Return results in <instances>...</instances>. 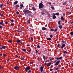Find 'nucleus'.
I'll use <instances>...</instances> for the list:
<instances>
[{
  "instance_id": "1",
  "label": "nucleus",
  "mask_w": 73,
  "mask_h": 73,
  "mask_svg": "<svg viewBox=\"0 0 73 73\" xmlns=\"http://www.w3.org/2000/svg\"><path fill=\"white\" fill-rule=\"evenodd\" d=\"M23 12H24L25 15H27V14H28L29 13H30V11L28 10L24 9L23 10Z\"/></svg>"
},
{
  "instance_id": "2",
  "label": "nucleus",
  "mask_w": 73,
  "mask_h": 73,
  "mask_svg": "<svg viewBox=\"0 0 73 73\" xmlns=\"http://www.w3.org/2000/svg\"><path fill=\"white\" fill-rule=\"evenodd\" d=\"M44 7V4L42 3H40L39 4V8L41 9Z\"/></svg>"
},
{
  "instance_id": "3",
  "label": "nucleus",
  "mask_w": 73,
  "mask_h": 73,
  "mask_svg": "<svg viewBox=\"0 0 73 73\" xmlns=\"http://www.w3.org/2000/svg\"><path fill=\"white\" fill-rule=\"evenodd\" d=\"M30 69H31V68H30V67L29 66H27L25 69V71H28V70H29Z\"/></svg>"
},
{
  "instance_id": "4",
  "label": "nucleus",
  "mask_w": 73,
  "mask_h": 73,
  "mask_svg": "<svg viewBox=\"0 0 73 73\" xmlns=\"http://www.w3.org/2000/svg\"><path fill=\"white\" fill-rule=\"evenodd\" d=\"M14 68L15 70H18V69H20V68L17 65L15 66Z\"/></svg>"
},
{
  "instance_id": "5",
  "label": "nucleus",
  "mask_w": 73,
  "mask_h": 73,
  "mask_svg": "<svg viewBox=\"0 0 73 73\" xmlns=\"http://www.w3.org/2000/svg\"><path fill=\"white\" fill-rule=\"evenodd\" d=\"M60 60H58L56 62V63H55V65L56 66H57V65H58V64H59V63H60Z\"/></svg>"
},
{
  "instance_id": "6",
  "label": "nucleus",
  "mask_w": 73,
  "mask_h": 73,
  "mask_svg": "<svg viewBox=\"0 0 73 73\" xmlns=\"http://www.w3.org/2000/svg\"><path fill=\"white\" fill-rule=\"evenodd\" d=\"M43 70H44V67L42 66H41L40 68V70L41 72H42V71H43Z\"/></svg>"
},
{
  "instance_id": "7",
  "label": "nucleus",
  "mask_w": 73,
  "mask_h": 73,
  "mask_svg": "<svg viewBox=\"0 0 73 73\" xmlns=\"http://www.w3.org/2000/svg\"><path fill=\"white\" fill-rule=\"evenodd\" d=\"M65 46V44H63L62 45V46H61V48L62 49L63 48H64V47Z\"/></svg>"
},
{
  "instance_id": "8",
  "label": "nucleus",
  "mask_w": 73,
  "mask_h": 73,
  "mask_svg": "<svg viewBox=\"0 0 73 73\" xmlns=\"http://www.w3.org/2000/svg\"><path fill=\"white\" fill-rule=\"evenodd\" d=\"M42 29L43 31H46V30H47V29H46V28H45V27H43L42 28Z\"/></svg>"
},
{
  "instance_id": "9",
  "label": "nucleus",
  "mask_w": 73,
  "mask_h": 73,
  "mask_svg": "<svg viewBox=\"0 0 73 73\" xmlns=\"http://www.w3.org/2000/svg\"><path fill=\"white\" fill-rule=\"evenodd\" d=\"M61 59H62V57L61 56L59 58H56V60H61Z\"/></svg>"
},
{
  "instance_id": "10",
  "label": "nucleus",
  "mask_w": 73,
  "mask_h": 73,
  "mask_svg": "<svg viewBox=\"0 0 73 73\" xmlns=\"http://www.w3.org/2000/svg\"><path fill=\"white\" fill-rule=\"evenodd\" d=\"M61 20L62 21L64 22L65 21V19H64V17L62 16L61 17Z\"/></svg>"
},
{
  "instance_id": "11",
  "label": "nucleus",
  "mask_w": 73,
  "mask_h": 73,
  "mask_svg": "<svg viewBox=\"0 0 73 73\" xmlns=\"http://www.w3.org/2000/svg\"><path fill=\"white\" fill-rule=\"evenodd\" d=\"M32 9L33 11H35L36 10L35 8L34 7H32Z\"/></svg>"
},
{
  "instance_id": "12",
  "label": "nucleus",
  "mask_w": 73,
  "mask_h": 73,
  "mask_svg": "<svg viewBox=\"0 0 73 73\" xmlns=\"http://www.w3.org/2000/svg\"><path fill=\"white\" fill-rule=\"evenodd\" d=\"M56 16L55 15H54L52 16V18L53 19H55L56 18Z\"/></svg>"
},
{
  "instance_id": "13",
  "label": "nucleus",
  "mask_w": 73,
  "mask_h": 73,
  "mask_svg": "<svg viewBox=\"0 0 73 73\" xmlns=\"http://www.w3.org/2000/svg\"><path fill=\"white\" fill-rule=\"evenodd\" d=\"M5 48H6V46H2V49H5Z\"/></svg>"
},
{
  "instance_id": "14",
  "label": "nucleus",
  "mask_w": 73,
  "mask_h": 73,
  "mask_svg": "<svg viewBox=\"0 0 73 73\" xmlns=\"http://www.w3.org/2000/svg\"><path fill=\"white\" fill-rule=\"evenodd\" d=\"M3 23H4L3 21H2L1 22H0V24H1V25H3L4 24H3Z\"/></svg>"
},
{
  "instance_id": "15",
  "label": "nucleus",
  "mask_w": 73,
  "mask_h": 73,
  "mask_svg": "<svg viewBox=\"0 0 73 73\" xmlns=\"http://www.w3.org/2000/svg\"><path fill=\"white\" fill-rule=\"evenodd\" d=\"M59 28H60V29H62V26L61 25H60L59 26H58Z\"/></svg>"
},
{
  "instance_id": "16",
  "label": "nucleus",
  "mask_w": 73,
  "mask_h": 73,
  "mask_svg": "<svg viewBox=\"0 0 73 73\" xmlns=\"http://www.w3.org/2000/svg\"><path fill=\"white\" fill-rule=\"evenodd\" d=\"M18 3V1H16L14 2V5H16V4H17Z\"/></svg>"
},
{
  "instance_id": "17",
  "label": "nucleus",
  "mask_w": 73,
  "mask_h": 73,
  "mask_svg": "<svg viewBox=\"0 0 73 73\" xmlns=\"http://www.w3.org/2000/svg\"><path fill=\"white\" fill-rule=\"evenodd\" d=\"M50 65H51V62L48 63L47 64V66H50Z\"/></svg>"
},
{
  "instance_id": "18",
  "label": "nucleus",
  "mask_w": 73,
  "mask_h": 73,
  "mask_svg": "<svg viewBox=\"0 0 73 73\" xmlns=\"http://www.w3.org/2000/svg\"><path fill=\"white\" fill-rule=\"evenodd\" d=\"M16 41L17 42V43H19V42H20V40H17Z\"/></svg>"
},
{
  "instance_id": "19",
  "label": "nucleus",
  "mask_w": 73,
  "mask_h": 73,
  "mask_svg": "<svg viewBox=\"0 0 73 73\" xmlns=\"http://www.w3.org/2000/svg\"><path fill=\"white\" fill-rule=\"evenodd\" d=\"M3 4L2 3L0 5V7L2 9L3 8Z\"/></svg>"
},
{
  "instance_id": "20",
  "label": "nucleus",
  "mask_w": 73,
  "mask_h": 73,
  "mask_svg": "<svg viewBox=\"0 0 73 73\" xmlns=\"http://www.w3.org/2000/svg\"><path fill=\"white\" fill-rule=\"evenodd\" d=\"M58 24L59 25H61V21H58Z\"/></svg>"
},
{
  "instance_id": "21",
  "label": "nucleus",
  "mask_w": 73,
  "mask_h": 73,
  "mask_svg": "<svg viewBox=\"0 0 73 73\" xmlns=\"http://www.w3.org/2000/svg\"><path fill=\"white\" fill-rule=\"evenodd\" d=\"M60 15V14L58 13H56L55 14L56 16H58V15Z\"/></svg>"
},
{
  "instance_id": "22",
  "label": "nucleus",
  "mask_w": 73,
  "mask_h": 73,
  "mask_svg": "<svg viewBox=\"0 0 73 73\" xmlns=\"http://www.w3.org/2000/svg\"><path fill=\"white\" fill-rule=\"evenodd\" d=\"M41 13L42 14V15H45V13H44L43 11Z\"/></svg>"
},
{
  "instance_id": "23",
  "label": "nucleus",
  "mask_w": 73,
  "mask_h": 73,
  "mask_svg": "<svg viewBox=\"0 0 73 73\" xmlns=\"http://www.w3.org/2000/svg\"><path fill=\"white\" fill-rule=\"evenodd\" d=\"M32 13L31 12H30V14H29V16H32Z\"/></svg>"
},
{
  "instance_id": "24",
  "label": "nucleus",
  "mask_w": 73,
  "mask_h": 73,
  "mask_svg": "<svg viewBox=\"0 0 73 73\" xmlns=\"http://www.w3.org/2000/svg\"><path fill=\"white\" fill-rule=\"evenodd\" d=\"M47 40H51V38H47Z\"/></svg>"
},
{
  "instance_id": "25",
  "label": "nucleus",
  "mask_w": 73,
  "mask_h": 73,
  "mask_svg": "<svg viewBox=\"0 0 73 73\" xmlns=\"http://www.w3.org/2000/svg\"><path fill=\"white\" fill-rule=\"evenodd\" d=\"M66 4H67V3L66 2H64V3H63V5H66Z\"/></svg>"
},
{
  "instance_id": "26",
  "label": "nucleus",
  "mask_w": 73,
  "mask_h": 73,
  "mask_svg": "<svg viewBox=\"0 0 73 73\" xmlns=\"http://www.w3.org/2000/svg\"><path fill=\"white\" fill-rule=\"evenodd\" d=\"M15 7H18V8H19V5H16L15 6Z\"/></svg>"
},
{
  "instance_id": "27",
  "label": "nucleus",
  "mask_w": 73,
  "mask_h": 73,
  "mask_svg": "<svg viewBox=\"0 0 73 73\" xmlns=\"http://www.w3.org/2000/svg\"><path fill=\"white\" fill-rule=\"evenodd\" d=\"M51 8L52 9H54V7L53 6H51Z\"/></svg>"
},
{
  "instance_id": "28",
  "label": "nucleus",
  "mask_w": 73,
  "mask_h": 73,
  "mask_svg": "<svg viewBox=\"0 0 73 73\" xmlns=\"http://www.w3.org/2000/svg\"><path fill=\"white\" fill-rule=\"evenodd\" d=\"M70 35H73V32H71L70 33Z\"/></svg>"
},
{
  "instance_id": "29",
  "label": "nucleus",
  "mask_w": 73,
  "mask_h": 73,
  "mask_svg": "<svg viewBox=\"0 0 73 73\" xmlns=\"http://www.w3.org/2000/svg\"><path fill=\"white\" fill-rule=\"evenodd\" d=\"M27 22L28 23H29V24H30L31 22H30V21L29 20H28L27 21Z\"/></svg>"
},
{
  "instance_id": "30",
  "label": "nucleus",
  "mask_w": 73,
  "mask_h": 73,
  "mask_svg": "<svg viewBox=\"0 0 73 73\" xmlns=\"http://www.w3.org/2000/svg\"><path fill=\"white\" fill-rule=\"evenodd\" d=\"M20 7H24V6L22 4H21L20 5Z\"/></svg>"
},
{
  "instance_id": "31",
  "label": "nucleus",
  "mask_w": 73,
  "mask_h": 73,
  "mask_svg": "<svg viewBox=\"0 0 73 73\" xmlns=\"http://www.w3.org/2000/svg\"><path fill=\"white\" fill-rule=\"evenodd\" d=\"M0 49L1 50H3V48H2V46L0 45Z\"/></svg>"
},
{
  "instance_id": "32",
  "label": "nucleus",
  "mask_w": 73,
  "mask_h": 73,
  "mask_svg": "<svg viewBox=\"0 0 73 73\" xmlns=\"http://www.w3.org/2000/svg\"><path fill=\"white\" fill-rule=\"evenodd\" d=\"M22 50H23V51H24V52H25V51H26V49H22Z\"/></svg>"
},
{
  "instance_id": "33",
  "label": "nucleus",
  "mask_w": 73,
  "mask_h": 73,
  "mask_svg": "<svg viewBox=\"0 0 73 73\" xmlns=\"http://www.w3.org/2000/svg\"><path fill=\"white\" fill-rule=\"evenodd\" d=\"M42 56L43 57L44 59H45L46 58L45 56L44 55H43Z\"/></svg>"
},
{
  "instance_id": "34",
  "label": "nucleus",
  "mask_w": 73,
  "mask_h": 73,
  "mask_svg": "<svg viewBox=\"0 0 73 73\" xmlns=\"http://www.w3.org/2000/svg\"><path fill=\"white\" fill-rule=\"evenodd\" d=\"M57 29H55L54 30V32H56V31H57Z\"/></svg>"
},
{
  "instance_id": "35",
  "label": "nucleus",
  "mask_w": 73,
  "mask_h": 73,
  "mask_svg": "<svg viewBox=\"0 0 73 73\" xmlns=\"http://www.w3.org/2000/svg\"><path fill=\"white\" fill-rule=\"evenodd\" d=\"M11 26H14V25H15V24L14 23H11Z\"/></svg>"
},
{
  "instance_id": "36",
  "label": "nucleus",
  "mask_w": 73,
  "mask_h": 73,
  "mask_svg": "<svg viewBox=\"0 0 73 73\" xmlns=\"http://www.w3.org/2000/svg\"><path fill=\"white\" fill-rule=\"evenodd\" d=\"M50 36L51 38H52V37H53V35H50Z\"/></svg>"
},
{
  "instance_id": "37",
  "label": "nucleus",
  "mask_w": 73,
  "mask_h": 73,
  "mask_svg": "<svg viewBox=\"0 0 73 73\" xmlns=\"http://www.w3.org/2000/svg\"><path fill=\"white\" fill-rule=\"evenodd\" d=\"M37 47L38 48H40V46L38 45L37 46Z\"/></svg>"
},
{
  "instance_id": "38",
  "label": "nucleus",
  "mask_w": 73,
  "mask_h": 73,
  "mask_svg": "<svg viewBox=\"0 0 73 73\" xmlns=\"http://www.w3.org/2000/svg\"><path fill=\"white\" fill-rule=\"evenodd\" d=\"M30 72H31V70H29V71H27V73H30Z\"/></svg>"
},
{
  "instance_id": "39",
  "label": "nucleus",
  "mask_w": 73,
  "mask_h": 73,
  "mask_svg": "<svg viewBox=\"0 0 73 73\" xmlns=\"http://www.w3.org/2000/svg\"><path fill=\"white\" fill-rule=\"evenodd\" d=\"M35 52H36V54H37V53H38V51H37V50H35Z\"/></svg>"
},
{
  "instance_id": "40",
  "label": "nucleus",
  "mask_w": 73,
  "mask_h": 73,
  "mask_svg": "<svg viewBox=\"0 0 73 73\" xmlns=\"http://www.w3.org/2000/svg\"><path fill=\"white\" fill-rule=\"evenodd\" d=\"M62 42H63V43H65V41H64V40H63L62 41Z\"/></svg>"
},
{
  "instance_id": "41",
  "label": "nucleus",
  "mask_w": 73,
  "mask_h": 73,
  "mask_svg": "<svg viewBox=\"0 0 73 73\" xmlns=\"http://www.w3.org/2000/svg\"><path fill=\"white\" fill-rule=\"evenodd\" d=\"M8 42H12V40H9L8 41Z\"/></svg>"
},
{
  "instance_id": "42",
  "label": "nucleus",
  "mask_w": 73,
  "mask_h": 73,
  "mask_svg": "<svg viewBox=\"0 0 73 73\" xmlns=\"http://www.w3.org/2000/svg\"><path fill=\"white\" fill-rule=\"evenodd\" d=\"M50 31H52V32H53V31H54V29H51L50 30Z\"/></svg>"
},
{
  "instance_id": "43",
  "label": "nucleus",
  "mask_w": 73,
  "mask_h": 73,
  "mask_svg": "<svg viewBox=\"0 0 73 73\" xmlns=\"http://www.w3.org/2000/svg\"><path fill=\"white\" fill-rule=\"evenodd\" d=\"M58 69H59V68H58V67H57V68H56V70H58Z\"/></svg>"
},
{
  "instance_id": "44",
  "label": "nucleus",
  "mask_w": 73,
  "mask_h": 73,
  "mask_svg": "<svg viewBox=\"0 0 73 73\" xmlns=\"http://www.w3.org/2000/svg\"><path fill=\"white\" fill-rule=\"evenodd\" d=\"M11 22H14V21H14L13 20H11Z\"/></svg>"
},
{
  "instance_id": "45",
  "label": "nucleus",
  "mask_w": 73,
  "mask_h": 73,
  "mask_svg": "<svg viewBox=\"0 0 73 73\" xmlns=\"http://www.w3.org/2000/svg\"><path fill=\"white\" fill-rule=\"evenodd\" d=\"M17 14H19V11H17L16 12Z\"/></svg>"
},
{
  "instance_id": "46",
  "label": "nucleus",
  "mask_w": 73,
  "mask_h": 73,
  "mask_svg": "<svg viewBox=\"0 0 73 73\" xmlns=\"http://www.w3.org/2000/svg\"><path fill=\"white\" fill-rule=\"evenodd\" d=\"M24 57H23L21 58V60H24Z\"/></svg>"
},
{
  "instance_id": "47",
  "label": "nucleus",
  "mask_w": 73,
  "mask_h": 73,
  "mask_svg": "<svg viewBox=\"0 0 73 73\" xmlns=\"http://www.w3.org/2000/svg\"><path fill=\"white\" fill-rule=\"evenodd\" d=\"M57 47H59L60 46V44H58L57 46Z\"/></svg>"
},
{
  "instance_id": "48",
  "label": "nucleus",
  "mask_w": 73,
  "mask_h": 73,
  "mask_svg": "<svg viewBox=\"0 0 73 73\" xmlns=\"http://www.w3.org/2000/svg\"><path fill=\"white\" fill-rule=\"evenodd\" d=\"M0 69H3V67L1 66H0Z\"/></svg>"
},
{
  "instance_id": "49",
  "label": "nucleus",
  "mask_w": 73,
  "mask_h": 73,
  "mask_svg": "<svg viewBox=\"0 0 73 73\" xmlns=\"http://www.w3.org/2000/svg\"><path fill=\"white\" fill-rule=\"evenodd\" d=\"M64 53L66 54V53H67V52L66 51H64Z\"/></svg>"
},
{
  "instance_id": "50",
  "label": "nucleus",
  "mask_w": 73,
  "mask_h": 73,
  "mask_svg": "<svg viewBox=\"0 0 73 73\" xmlns=\"http://www.w3.org/2000/svg\"><path fill=\"white\" fill-rule=\"evenodd\" d=\"M50 71H53V69H50Z\"/></svg>"
},
{
  "instance_id": "51",
  "label": "nucleus",
  "mask_w": 73,
  "mask_h": 73,
  "mask_svg": "<svg viewBox=\"0 0 73 73\" xmlns=\"http://www.w3.org/2000/svg\"><path fill=\"white\" fill-rule=\"evenodd\" d=\"M31 40L32 41H33V39L32 38H31Z\"/></svg>"
},
{
  "instance_id": "52",
  "label": "nucleus",
  "mask_w": 73,
  "mask_h": 73,
  "mask_svg": "<svg viewBox=\"0 0 73 73\" xmlns=\"http://www.w3.org/2000/svg\"><path fill=\"white\" fill-rule=\"evenodd\" d=\"M30 64H33V62H30Z\"/></svg>"
},
{
  "instance_id": "53",
  "label": "nucleus",
  "mask_w": 73,
  "mask_h": 73,
  "mask_svg": "<svg viewBox=\"0 0 73 73\" xmlns=\"http://www.w3.org/2000/svg\"><path fill=\"white\" fill-rule=\"evenodd\" d=\"M48 17H50V14H48Z\"/></svg>"
},
{
  "instance_id": "54",
  "label": "nucleus",
  "mask_w": 73,
  "mask_h": 73,
  "mask_svg": "<svg viewBox=\"0 0 73 73\" xmlns=\"http://www.w3.org/2000/svg\"><path fill=\"white\" fill-rule=\"evenodd\" d=\"M22 8H23V7H20V8H19V9H22Z\"/></svg>"
},
{
  "instance_id": "55",
  "label": "nucleus",
  "mask_w": 73,
  "mask_h": 73,
  "mask_svg": "<svg viewBox=\"0 0 73 73\" xmlns=\"http://www.w3.org/2000/svg\"><path fill=\"white\" fill-rule=\"evenodd\" d=\"M50 61H52V60H53V59L51 58H50Z\"/></svg>"
},
{
  "instance_id": "56",
  "label": "nucleus",
  "mask_w": 73,
  "mask_h": 73,
  "mask_svg": "<svg viewBox=\"0 0 73 73\" xmlns=\"http://www.w3.org/2000/svg\"><path fill=\"white\" fill-rule=\"evenodd\" d=\"M57 60H56L54 61V62H57Z\"/></svg>"
},
{
  "instance_id": "57",
  "label": "nucleus",
  "mask_w": 73,
  "mask_h": 73,
  "mask_svg": "<svg viewBox=\"0 0 73 73\" xmlns=\"http://www.w3.org/2000/svg\"><path fill=\"white\" fill-rule=\"evenodd\" d=\"M49 4L50 5H51L52 4V3H51L50 2H49Z\"/></svg>"
},
{
  "instance_id": "58",
  "label": "nucleus",
  "mask_w": 73,
  "mask_h": 73,
  "mask_svg": "<svg viewBox=\"0 0 73 73\" xmlns=\"http://www.w3.org/2000/svg\"><path fill=\"white\" fill-rule=\"evenodd\" d=\"M5 24H8V22H7V21L5 23Z\"/></svg>"
},
{
  "instance_id": "59",
  "label": "nucleus",
  "mask_w": 73,
  "mask_h": 73,
  "mask_svg": "<svg viewBox=\"0 0 73 73\" xmlns=\"http://www.w3.org/2000/svg\"><path fill=\"white\" fill-rule=\"evenodd\" d=\"M29 52V53H30V52H31V50L30 49V50H29L28 51Z\"/></svg>"
},
{
  "instance_id": "60",
  "label": "nucleus",
  "mask_w": 73,
  "mask_h": 73,
  "mask_svg": "<svg viewBox=\"0 0 73 73\" xmlns=\"http://www.w3.org/2000/svg\"><path fill=\"white\" fill-rule=\"evenodd\" d=\"M63 15L64 16H65V13H64L63 14Z\"/></svg>"
},
{
  "instance_id": "61",
  "label": "nucleus",
  "mask_w": 73,
  "mask_h": 73,
  "mask_svg": "<svg viewBox=\"0 0 73 73\" xmlns=\"http://www.w3.org/2000/svg\"><path fill=\"white\" fill-rule=\"evenodd\" d=\"M3 28V27L1 26H0V28Z\"/></svg>"
},
{
  "instance_id": "62",
  "label": "nucleus",
  "mask_w": 73,
  "mask_h": 73,
  "mask_svg": "<svg viewBox=\"0 0 73 73\" xmlns=\"http://www.w3.org/2000/svg\"><path fill=\"white\" fill-rule=\"evenodd\" d=\"M1 15L2 16V17H3V15L1 14Z\"/></svg>"
},
{
  "instance_id": "63",
  "label": "nucleus",
  "mask_w": 73,
  "mask_h": 73,
  "mask_svg": "<svg viewBox=\"0 0 73 73\" xmlns=\"http://www.w3.org/2000/svg\"><path fill=\"white\" fill-rule=\"evenodd\" d=\"M3 56H7V55H6V54H5V55H4Z\"/></svg>"
},
{
  "instance_id": "64",
  "label": "nucleus",
  "mask_w": 73,
  "mask_h": 73,
  "mask_svg": "<svg viewBox=\"0 0 73 73\" xmlns=\"http://www.w3.org/2000/svg\"><path fill=\"white\" fill-rule=\"evenodd\" d=\"M70 24H73V22H70Z\"/></svg>"
}]
</instances>
